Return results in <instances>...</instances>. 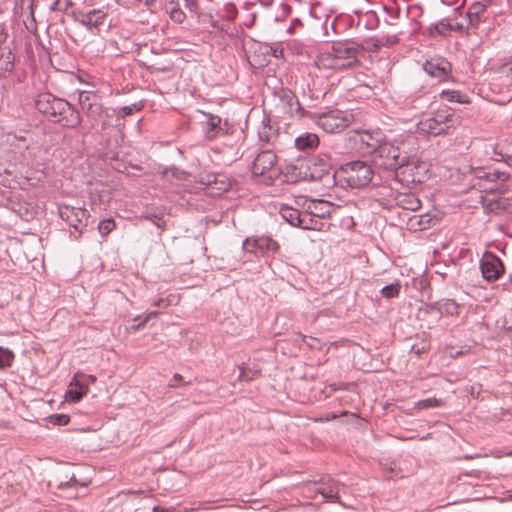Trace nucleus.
Instances as JSON below:
<instances>
[{"label": "nucleus", "mask_w": 512, "mask_h": 512, "mask_svg": "<svg viewBox=\"0 0 512 512\" xmlns=\"http://www.w3.org/2000/svg\"><path fill=\"white\" fill-rule=\"evenodd\" d=\"M323 223L316 219L308 210L302 209L300 221L297 227L305 230H321Z\"/></svg>", "instance_id": "4be33fe9"}, {"label": "nucleus", "mask_w": 512, "mask_h": 512, "mask_svg": "<svg viewBox=\"0 0 512 512\" xmlns=\"http://www.w3.org/2000/svg\"><path fill=\"white\" fill-rule=\"evenodd\" d=\"M482 276L489 282L496 281L504 273V265L499 257L492 252H486L480 259Z\"/></svg>", "instance_id": "1a4fd4ad"}, {"label": "nucleus", "mask_w": 512, "mask_h": 512, "mask_svg": "<svg viewBox=\"0 0 512 512\" xmlns=\"http://www.w3.org/2000/svg\"><path fill=\"white\" fill-rule=\"evenodd\" d=\"M314 168L311 166H308V169L310 170L309 174H305L306 177H309L311 180L316 181L322 179V177L329 173V164L327 161L320 159L319 163L316 161L312 164Z\"/></svg>", "instance_id": "b1692460"}, {"label": "nucleus", "mask_w": 512, "mask_h": 512, "mask_svg": "<svg viewBox=\"0 0 512 512\" xmlns=\"http://www.w3.org/2000/svg\"><path fill=\"white\" fill-rule=\"evenodd\" d=\"M398 293H399V286L394 285V284L386 285L381 289V294L385 298H393V297L397 296Z\"/></svg>", "instance_id": "f704fd0d"}, {"label": "nucleus", "mask_w": 512, "mask_h": 512, "mask_svg": "<svg viewBox=\"0 0 512 512\" xmlns=\"http://www.w3.org/2000/svg\"><path fill=\"white\" fill-rule=\"evenodd\" d=\"M319 145V137L315 133L305 132L295 138V147L300 151L315 149Z\"/></svg>", "instance_id": "6ab92c4d"}, {"label": "nucleus", "mask_w": 512, "mask_h": 512, "mask_svg": "<svg viewBox=\"0 0 512 512\" xmlns=\"http://www.w3.org/2000/svg\"><path fill=\"white\" fill-rule=\"evenodd\" d=\"M167 12L169 13L170 19L175 23H182L185 19L184 12L174 3H170L167 7Z\"/></svg>", "instance_id": "c756f323"}, {"label": "nucleus", "mask_w": 512, "mask_h": 512, "mask_svg": "<svg viewBox=\"0 0 512 512\" xmlns=\"http://www.w3.org/2000/svg\"><path fill=\"white\" fill-rule=\"evenodd\" d=\"M15 359V354L7 347L0 346V370H6L11 367Z\"/></svg>", "instance_id": "bb28decb"}, {"label": "nucleus", "mask_w": 512, "mask_h": 512, "mask_svg": "<svg viewBox=\"0 0 512 512\" xmlns=\"http://www.w3.org/2000/svg\"><path fill=\"white\" fill-rule=\"evenodd\" d=\"M512 286V273L509 275L508 282L503 283V288L505 290H510Z\"/></svg>", "instance_id": "a18cd8bd"}, {"label": "nucleus", "mask_w": 512, "mask_h": 512, "mask_svg": "<svg viewBox=\"0 0 512 512\" xmlns=\"http://www.w3.org/2000/svg\"><path fill=\"white\" fill-rule=\"evenodd\" d=\"M35 107L39 112L57 119L61 112L68 109V102L50 93H41L35 100Z\"/></svg>", "instance_id": "0eeeda50"}, {"label": "nucleus", "mask_w": 512, "mask_h": 512, "mask_svg": "<svg viewBox=\"0 0 512 512\" xmlns=\"http://www.w3.org/2000/svg\"><path fill=\"white\" fill-rule=\"evenodd\" d=\"M359 141L362 145L368 148L369 153H374L379 145L382 143L383 136L379 131L369 132L363 131L358 133Z\"/></svg>", "instance_id": "a211bd4d"}, {"label": "nucleus", "mask_w": 512, "mask_h": 512, "mask_svg": "<svg viewBox=\"0 0 512 512\" xmlns=\"http://www.w3.org/2000/svg\"><path fill=\"white\" fill-rule=\"evenodd\" d=\"M107 12L105 9H92L75 13V20L89 30L98 29L103 24Z\"/></svg>", "instance_id": "4468645a"}, {"label": "nucleus", "mask_w": 512, "mask_h": 512, "mask_svg": "<svg viewBox=\"0 0 512 512\" xmlns=\"http://www.w3.org/2000/svg\"><path fill=\"white\" fill-rule=\"evenodd\" d=\"M423 69L430 77L440 83L449 78L451 65L443 58H433L423 64Z\"/></svg>", "instance_id": "ddd939ff"}, {"label": "nucleus", "mask_w": 512, "mask_h": 512, "mask_svg": "<svg viewBox=\"0 0 512 512\" xmlns=\"http://www.w3.org/2000/svg\"><path fill=\"white\" fill-rule=\"evenodd\" d=\"M60 217L75 230L82 232V227L87 226L89 212L82 207L62 205L59 207Z\"/></svg>", "instance_id": "6e6552de"}, {"label": "nucleus", "mask_w": 512, "mask_h": 512, "mask_svg": "<svg viewBox=\"0 0 512 512\" xmlns=\"http://www.w3.org/2000/svg\"><path fill=\"white\" fill-rule=\"evenodd\" d=\"M440 95L449 102H456L460 104H465L469 102L468 97L466 95L456 90H443Z\"/></svg>", "instance_id": "c85d7f7f"}, {"label": "nucleus", "mask_w": 512, "mask_h": 512, "mask_svg": "<svg viewBox=\"0 0 512 512\" xmlns=\"http://www.w3.org/2000/svg\"><path fill=\"white\" fill-rule=\"evenodd\" d=\"M373 174V169L368 163L353 161L342 165L335 175L343 184L351 188H360L371 182Z\"/></svg>", "instance_id": "f257e3e1"}, {"label": "nucleus", "mask_w": 512, "mask_h": 512, "mask_svg": "<svg viewBox=\"0 0 512 512\" xmlns=\"http://www.w3.org/2000/svg\"><path fill=\"white\" fill-rule=\"evenodd\" d=\"M413 25H414V27H413V29L410 31V34H415V33L417 32V30H418V24H417V22H414V23H413Z\"/></svg>", "instance_id": "09e8293b"}, {"label": "nucleus", "mask_w": 512, "mask_h": 512, "mask_svg": "<svg viewBox=\"0 0 512 512\" xmlns=\"http://www.w3.org/2000/svg\"><path fill=\"white\" fill-rule=\"evenodd\" d=\"M160 302H162V300H160L159 302L155 303L156 306H159L160 305Z\"/></svg>", "instance_id": "6e6d98bb"}, {"label": "nucleus", "mask_w": 512, "mask_h": 512, "mask_svg": "<svg viewBox=\"0 0 512 512\" xmlns=\"http://www.w3.org/2000/svg\"><path fill=\"white\" fill-rule=\"evenodd\" d=\"M87 392L88 388L83 386H75L72 379L66 392V398L68 401L76 403L79 402Z\"/></svg>", "instance_id": "a878e982"}, {"label": "nucleus", "mask_w": 512, "mask_h": 512, "mask_svg": "<svg viewBox=\"0 0 512 512\" xmlns=\"http://www.w3.org/2000/svg\"><path fill=\"white\" fill-rule=\"evenodd\" d=\"M493 152L495 156H499L501 159H503V155L497 152L496 147L493 148Z\"/></svg>", "instance_id": "8fccbe9b"}, {"label": "nucleus", "mask_w": 512, "mask_h": 512, "mask_svg": "<svg viewBox=\"0 0 512 512\" xmlns=\"http://www.w3.org/2000/svg\"><path fill=\"white\" fill-rule=\"evenodd\" d=\"M301 212L297 208L283 206L280 210L282 218L288 222L291 226L297 227L300 221Z\"/></svg>", "instance_id": "393cba45"}, {"label": "nucleus", "mask_w": 512, "mask_h": 512, "mask_svg": "<svg viewBox=\"0 0 512 512\" xmlns=\"http://www.w3.org/2000/svg\"><path fill=\"white\" fill-rule=\"evenodd\" d=\"M0 57H2V53H0Z\"/></svg>", "instance_id": "4d7b16f0"}, {"label": "nucleus", "mask_w": 512, "mask_h": 512, "mask_svg": "<svg viewBox=\"0 0 512 512\" xmlns=\"http://www.w3.org/2000/svg\"><path fill=\"white\" fill-rule=\"evenodd\" d=\"M381 38L382 46L392 47L399 42V38L397 35H384Z\"/></svg>", "instance_id": "e433bc0d"}, {"label": "nucleus", "mask_w": 512, "mask_h": 512, "mask_svg": "<svg viewBox=\"0 0 512 512\" xmlns=\"http://www.w3.org/2000/svg\"><path fill=\"white\" fill-rule=\"evenodd\" d=\"M205 135L208 139H214L221 134L227 133L229 130L228 121L222 123V119L213 114H206Z\"/></svg>", "instance_id": "2eb2a0df"}, {"label": "nucleus", "mask_w": 512, "mask_h": 512, "mask_svg": "<svg viewBox=\"0 0 512 512\" xmlns=\"http://www.w3.org/2000/svg\"><path fill=\"white\" fill-rule=\"evenodd\" d=\"M55 121L65 127L75 128L81 124L82 119L79 112L68 102V109L61 112Z\"/></svg>", "instance_id": "f3484780"}, {"label": "nucleus", "mask_w": 512, "mask_h": 512, "mask_svg": "<svg viewBox=\"0 0 512 512\" xmlns=\"http://www.w3.org/2000/svg\"><path fill=\"white\" fill-rule=\"evenodd\" d=\"M106 126H107V123L105 121H103L101 130H104L106 128Z\"/></svg>", "instance_id": "603ef678"}, {"label": "nucleus", "mask_w": 512, "mask_h": 512, "mask_svg": "<svg viewBox=\"0 0 512 512\" xmlns=\"http://www.w3.org/2000/svg\"><path fill=\"white\" fill-rule=\"evenodd\" d=\"M373 158L376 165L386 170H397L408 163L406 152H402L399 146L385 140L373 153Z\"/></svg>", "instance_id": "7ed1b4c3"}, {"label": "nucleus", "mask_w": 512, "mask_h": 512, "mask_svg": "<svg viewBox=\"0 0 512 512\" xmlns=\"http://www.w3.org/2000/svg\"><path fill=\"white\" fill-rule=\"evenodd\" d=\"M182 380V376L180 374H175L173 377V381L169 384L171 387H177L178 382Z\"/></svg>", "instance_id": "c03bdc74"}, {"label": "nucleus", "mask_w": 512, "mask_h": 512, "mask_svg": "<svg viewBox=\"0 0 512 512\" xmlns=\"http://www.w3.org/2000/svg\"><path fill=\"white\" fill-rule=\"evenodd\" d=\"M275 163L276 155L272 151H262L254 159L252 172L255 176H264L269 173V178L271 179L275 174Z\"/></svg>", "instance_id": "f8f14e48"}, {"label": "nucleus", "mask_w": 512, "mask_h": 512, "mask_svg": "<svg viewBox=\"0 0 512 512\" xmlns=\"http://www.w3.org/2000/svg\"><path fill=\"white\" fill-rule=\"evenodd\" d=\"M239 378L243 379V380H247V377L245 376V374L243 372L240 373Z\"/></svg>", "instance_id": "3c124183"}, {"label": "nucleus", "mask_w": 512, "mask_h": 512, "mask_svg": "<svg viewBox=\"0 0 512 512\" xmlns=\"http://www.w3.org/2000/svg\"><path fill=\"white\" fill-rule=\"evenodd\" d=\"M440 310L444 314L453 316L458 314V304L454 300L447 299L440 305Z\"/></svg>", "instance_id": "2f4dec72"}, {"label": "nucleus", "mask_w": 512, "mask_h": 512, "mask_svg": "<svg viewBox=\"0 0 512 512\" xmlns=\"http://www.w3.org/2000/svg\"><path fill=\"white\" fill-rule=\"evenodd\" d=\"M458 123V118L455 117L453 111L450 108H443L437 110L431 117L421 120L418 128L421 133L438 136L449 134Z\"/></svg>", "instance_id": "f03ea898"}, {"label": "nucleus", "mask_w": 512, "mask_h": 512, "mask_svg": "<svg viewBox=\"0 0 512 512\" xmlns=\"http://www.w3.org/2000/svg\"><path fill=\"white\" fill-rule=\"evenodd\" d=\"M484 12V6L481 3H476L472 7H470L468 11L469 17L475 16L479 17L480 14Z\"/></svg>", "instance_id": "a19ab883"}, {"label": "nucleus", "mask_w": 512, "mask_h": 512, "mask_svg": "<svg viewBox=\"0 0 512 512\" xmlns=\"http://www.w3.org/2000/svg\"><path fill=\"white\" fill-rule=\"evenodd\" d=\"M78 102L83 113L91 122V128L96 126V122L105 116H110L109 111L103 109L99 96L93 91H80Z\"/></svg>", "instance_id": "39448f33"}, {"label": "nucleus", "mask_w": 512, "mask_h": 512, "mask_svg": "<svg viewBox=\"0 0 512 512\" xmlns=\"http://www.w3.org/2000/svg\"><path fill=\"white\" fill-rule=\"evenodd\" d=\"M115 227V223L112 219H104L98 224V230L101 235L105 236L109 234Z\"/></svg>", "instance_id": "473e14b6"}, {"label": "nucleus", "mask_w": 512, "mask_h": 512, "mask_svg": "<svg viewBox=\"0 0 512 512\" xmlns=\"http://www.w3.org/2000/svg\"><path fill=\"white\" fill-rule=\"evenodd\" d=\"M471 175L474 180H478L479 183L473 184V186H478L479 189L485 190V191H496L499 190V188L495 185H491L489 187L484 186L481 184L482 181L489 182L491 184L496 183L498 181L500 182H506L509 179V174L502 171H487L483 167H475L471 168Z\"/></svg>", "instance_id": "9d476101"}, {"label": "nucleus", "mask_w": 512, "mask_h": 512, "mask_svg": "<svg viewBox=\"0 0 512 512\" xmlns=\"http://www.w3.org/2000/svg\"><path fill=\"white\" fill-rule=\"evenodd\" d=\"M96 381V377L94 375H86L83 373H77L73 377V384L75 386H83L88 388L91 383Z\"/></svg>", "instance_id": "7c9ffc66"}, {"label": "nucleus", "mask_w": 512, "mask_h": 512, "mask_svg": "<svg viewBox=\"0 0 512 512\" xmlns=\"http://www.w3.org/2000/svg\"><path fill=\"white\" fill-rule=\"evenodd\" d=\"M296 204L302 209L308 210V213L318 220L328 217L333 210L332 203L323 199H311L301 196L296 200Z\"/></svg>", "instance_id": "9b49d317"}, {"label": "nucleus", "mask_w": 512, "mask_h": 512, "mask_svg": "<svg viewBox=\"0 0 512 512\" xmlns=\"http://www.w3.org/2000/svg\"><path fill=\"white\" fill-rule=\"evenodd\" d=\"M274 56L277 57V50L275 49L273 52Z\"/></svg>", "instance_id": "5fc2aeb1"}, {"label": "nucleus", "mask_w": 512, "mask_h": 512, "mask_svg": "<svg viewBox=\"0 0 512 512\" xmlns=\"http://www.w3.org/2000/svg\"><path fill=\"white\" fill-rule=\"evenodd\" d=\"M157 315V312H150L149 314H147L138 324H132L129 329L133 332L137 331L138 329H140L143 325H145L149 319L151 317H155Z\"/></svg>", "instance_id": "58836bf2"}, {"label": "nucleus", "mask_w": 512, "mask_h": 512, "mask_svg": "<svg viewBox=\"0 0 512 512\" xmlns=\"http://www.w3.org/2000/svg\"><path fill=\"white\" fill-rule=\"evenodd\" d=\"M506 456H512V451H509L505 454Z\"/></svg>", "instance_id": "864d4df0"}, {"label": "nucleus", "mask_w": 512, "mask_h": 512, "mask_svg": "<svg viewBox=\"0 0 512 512\" xmlns=\"http://www.w3.org/2000/svg\"><path fill=\"white\" fill-rule=\"evenodd\" d=\"M331 48L338 60V66H341L342 69L358 64V56L363 51V47L353 41L336 42Z\"/></svg>", "instance_id": "423d86ee"}, {"label": "nucleus", "mask_w": 512, "mask_h": 512, "mask_svg": "<svg viewBox=\"0 0 512 512\" xmlns=\"http://www.w3.org/2000/svg\"><path fill=\"white\" fill-rule=\"evenodd\" d=\"M340 484L332 478H328L323 482L321 487L316 488V492L321 494L325 499H334L338 497Z\"/></svg>", "instance_id": "412c9836"}, {"label": "nucleus", "mask_w": 512, "mask_h": 512, "mask_svg": "<svg viewBox=\"0 0 512 512\" xmlns=\"http://www.w3.org/2000/svg\"><path fill=\"white\" fill-rule=\"evenodd\" d=\"M185 7L192 13L198 14L199 7L197 0H185Z\"/></svg>", "instance_id": "79ce46f5"}, {"label": "nucleus", "mask_w": 512, "mask_h": 512, "mask_svg": "<svg viewBox=\"0 0 512 512\" xmlns=\"http://www.w3.org/2000/svg\"><path fill=\"white\" fill-rule=\"evenodd\" d=\"M139 110V108L136 105L132 106H124L120 109L119 114L124 117L131 115L134 111Z\"/></svg>", "instance_id": "37998d69"}, {"label": "nucleus", "mask_w": 512, "mask_h": 512, "mask_svg": "<svg viewBox=\"0 0 512 512\" xmlns=\"http://www.w3.org/2000/svg\"><path fill=\"white\" fill-rule=\"evenodd\" d=\"M252 244L256 245L259 255H263L268 252H276L279 248L278 243L270 237H257L254 238Z\"/></svg>", "instance_id": "5701e85b"}, {"label": "nucleus", "mask_w": 512, "mask_h": 512, "mask_svg": "<svg viewBox=\"0 0 512 512\" xmlns=\"http://www.w3.org/2000/svg\"><path fill=\"white\" fill-rule=\"evenodd\" d=\"M165 175L167 177L169 175H171L172 177H174L178 180H184L187 176V173L185 171L177 169V168H170V169L166 170Z\"/></svg>", "instance_id": "4c0bfd02"}, {"label": "nucleus", "mask_w": 512, "mask_h": 512, "mask_svg": "<svg viewBox=\"0 0 512 512\" xmlns=\"http://www.w3.org/2000/svg\"><path fill=\"white\" fill-rule=\"evenodd\" d=\"M58 418H59V422L61 424H67L68 421H69V417L67 415H64V414L59 415Z\"/></svg>", "instance_id": "49530a36"}, {"label": "nucleus", "mask_w": 512, "mask_h": 512, "mask_svg": "<svg viewBox=\"0 0 512 512\" xmlns=\"http://www.w3.org/2000/svg\"><path fill=\"white\" fill-rule=\"evenodd\" d=\"M440 405V400L436 398H429L422 400L418 403V406L421 408H430V407H436Z\"/></svg>", "instance_id": "ea45409f"}, {"label": "nucleus", "mask_w": 512, "mask_h": 512, "mask_svg": "<svg viewBox=\"0 0 512 512\" xmlns=\"http://www.w3.org/2000/svg\"><path fill=\"white\" fill-rule=\"evenodd\" d=\"M453 29L452 24L447 19H442L441 21L437 22L433 26L429 28V33L431 36L435 35H446L448 32H450Z\"/></svg>", "instance_id": "cd10ccee"}, {"label": "nucleus", "mask_w": 512, "mask_h": 512, "mask_svg": "<svg viewBox=\"0 0 512 512\" xmlns=\"http://www.w3.org/2000/svg\"><path fill=\"white\" fill-rule=\"evenodd\" d=\"M365 46L369 51H377L382 47L381 38L371 37L364 41Z\"/></svg>", "instance_id": "72a5a7b5"}, {"label": "nucleus", "mask_w": 512, "mask_h": 512, "mask_svg": "<svg viewBox=\"0 0 512 512\" xmlns=\"http://www.w3.org/2000/svg\"><path fill=\"white\" fill-rule=\"evenodd\" d=\"M315 64L319 69H342L341 66H338V60L335 57L332 48L330 50L320 53L315 60Z\"/></svg>", "instance_id": "aec40b11"}, {"label": "nucleus", "mask_w": 512, "mask_h": 512, "mask_svg": "<svg viewBox=\"0 0 512 512\" xmlns=\"http://www.w3.org/2000/svg\"><path fill=\"white\" fill-rule=\"evenodd\" d=\"M250 242H254V238H247L244 242H243V250L246 252V253H251V254H254L255 256H258L259 255V252H258V249L256 248V245L250 243Z\"/></svg>", "instance_id": "c9c22d12"}, {"label": "nucleus", "mask_w": 512, "mask_h": 512, "mask_svg": "<svg viewBox=\"0 0 512 512\" xmlns=\"http://www.w3.org/2000/svg\"><path fill=\"white\" fill-rule=\"evenodd\" d=\"M418 207H419V201L415 199L413 202H411V205L409 207H407V208L411 209V210H415Z\"/></svg>", "instance_id": "de8ad7c7"}, {"label": "nucleus", "mask_w": 512, "mask_h": 512, "mask_svg": "<svg viewBox=\"0 0 512 512\" xmlns=\"http://www.w3.org/2000/svg\"><path fill=\"white\" fill-rule=\"evenodd\" d=\"M353 121L354 114L348 110H331L315 117L316 125L327 133H339L351 125Z\"/></svg>", "instance_id": "20e7f679"}, {"label": "nucleus", "mask_w": 512, "mask_h": 512, "mask_svg": "<svg viewBox=\"0 0 512 512\" xmlns=\"http://www.w3.org/2000/svg\"><path fill=\"white\" fill-rule=\"evenodd\" d=\"M279 101L285 113L292 115L294 112H301V105L295 94L289 89L279 92Z\"/></svg>", "instance_id": "dca6fc26"}]
</instances>
